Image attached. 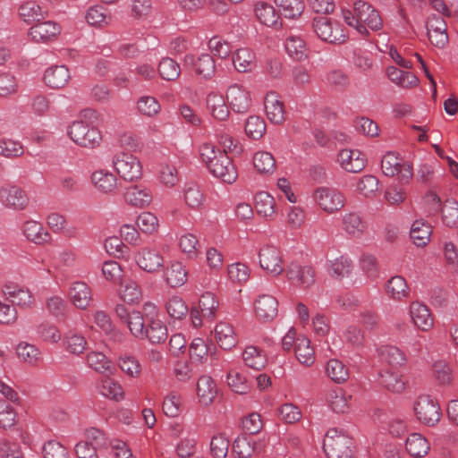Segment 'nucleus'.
<instances>
[{
  "label": "nucleus",
  "instance_id": "1",
  "mask_svg": "<svg viewBox=\"0 0 458 458\" xmlns=\"http://www.w3.org/2000/svg\"><path fill=\"white\" fill-rule=\"evenodd\" d=\"M199 155L209 172L226 183H233L238 177L237 170L232 159L215 146L205 142L199 147Z\"/></svg>",
  "mask_w": 458,
  "mask_h": 458
},
{
  "label": "nucleus",
  "instance_id": "2",
  "mask_svg": "<svg viewBox=\"0 0 458 458\" xmlns=\"http://www.w3.org/2000/svg\"><path fill=\"white\" fill-rule=\"evenodd\" d=\"M353 440L342 429L329 428L323 442L327 458H352Z\"/></svg>",
  "mask_w": 458,
  "mask_h": 458
},
{
  "label": "nucleus",
  "instance_id": "3",
  "mask_svg": "<svg viewBox=\"0 0 458 458\" xmlns=\"http://www.w3.org/2000/svg\"><path fill=\"white\" fill-rule=\"evenodd\" d=\"M312 29L322 41L334 45H341L347 41L348 34L342 25L327 16H317L312 21Z\"/></svg>",
  "mask_w": 458,
  "mask_h": 458
},
{
  "label": "nucleus",
  "instance_id": "4",
  "mask_svg": "<svg viewBox=\"0 0 458 458\" xmlns=\"http://www.w3.org/2000/svg\"><path fill=\"white\" fill-rule=\"evenodd\" d=\"M413 411L418 421L429 427L435 426L442 416L438 402L428 394L420 395L415 400Z\"/></svg>",
  "mask_w": 458,
  "mask_h": 458
},
{
  "label": "nucleus",
  "instance_id": "5",
  "mask_svg": "<svg viewBox=\"0 0 458 458\" xmlns=\"http://www.w3.org/2000/svg\"><path fill=\"white\" fill-rule=\"evenodd\" d=\"M113 165L119 176L129 182L141 178L142 165L138 157L125 151H118L113 157Z\"/></svg>",
  "mask_w": 458,
  "mask_h": 458
},
{
  "label": "nucleus",
  "instance_id": "6",
  "mask_svg": "<svg viewBox=\"0 0 458 458\" xmlns=\"http://www.w3.org/2000/svg\"><path fill=\"white\" fill-rule=\"evenodd\" d=\"M381 169L385 175L397 176L399 182L409 183L413 177V167L409 162H403L394 152H387L381 160Z\"/></svg>",
  "mask_w": 458,
  "mask_h": 458
},
{
  "label": "nucleus",
  "instance_id": "7",
  "mask_svg": "<svg viewBox=\"0 0 458 458\" xmlns=\"http://www.w3.org/2000/svg\"><path fill=\"white\" fill-rule=\"evenodd\" d=\"M70 138L76 144L83 148H93L99 145L101 141V133L94 126H89L83 121H75L69 127Z\"/></svg>",
  "mask_w": 458,
  "mask_h": 458
},
{
  "label": "nucleus",
  "instance_id": "8",
  "mask_svg": "<svg viewBox=\"0 0 458 458\" xmlns=\"http://www.w3.org/2000/svg\"><path fill=\"white\" fill-rule=\"evenodd\" d=\"M312 197L317 205L327 214L341 210L345 203L344 195L337 189L330 187L317 188Z\"/></svg>",
  "mask_w": 458,
  "mask_h": 458
},
{
  "label": "nucleus",
  "instance_id": "9",
  "mask_svg": "<svg viewBox=\"0 0 458 458\" xmlns=\"http://www.w3.org/2000/svg\"><path fill=\"white\" fill-rule=\"evenodd\" d=\"M259 264L262 270L272 276H278L284 271L281 250L274 245H263L258 253Z\"/></svg>",
  "mask_w": 458,
  "mask_h": 458
},
{
  "label": "nucleus",
  "instance_id": "10",
  "mask_svg": "<svg viewBox=\"0 0 458 458\" xmlns=\"http://www.w3.org/2000/svg\"><path fill=\"white\" fill-rule=\"evenodd\" d=\"M0 201L7 208L24 210L30 199L26 191L14 184H7L0 188Z\"/></svg>",
  "mask_w": 458,
  "mask_h": 458
},
{
  "label": "nucleus",
  "instance_id": "11",
  "mask_svg": "<svg viewBox=\"0 0 458 458\" xmlns=\"http://www.w3.org/2000/svg\"><path fill=\"white\" fill-rule=\"evenodd\" d=\"M354 13L360 24H363L371 30L377 31L383 28V20L379 12L367 2L357 0L354 2Z\"/></svg>",
  "mask_w": 458,
  "mask_h": 458
},
{
  "label": "nucleus",
  "instance_id": "12",
  "mask_svg": "<svg viewBox=\"0 0 458 458\" xmlns=\"http://www.w3.org/2000/svg\"><path fill=\"white\" fill-rule=\"evenodd\" d=\"M288 280L294 285L302 288H309L314 284L316 273L310 266H301L292 262L285 270Z\"/></svg>",
  "mask_w": 458,
  "mask_h": 458
},
{
  "label": "nucleus",
  "instance_id": "13",
  "mask_svg": "<svg viewBox=\"0 0 458 458\" xmlns=\"http://www.w3.org/2000/svg\"><path fill=\"white\" fill-rule=\"evenodd\" d=\"M183 61L184 66L193 69L203 79H211L216 73L215 60L209 54H202L198 58L189 54L184 56Z\"/></svg>",
  "mask_w": 458,
  "mask_h": 458
},
{
  "label": "nucleus",
  "instance_id": "14",
  "mask_svg": "<svg viewBox=\"0 0 458 458\" xmlns=\"http://www.w3.org/2000/svg\"><path fill=\"white\" fill-rule=\"evenodd\" d=\"M427 30L428 38L432 45L444 48L448 44L447 25L442 17L437 15L429 17Z\"/></svg>",
  "mask_w": 458,
  "mask_h": 458
},
{
  "label": "nucleus",
  "instance_id": "15",
  "mask_svg": "<svg viewBox=\"0 0 458 458\" xmlns=\"http://www.w3.org/2000/svg\"><path fill=\"white\" fill-rule=\"evenodd\" d=\"M254 310L259 321H272L278 313V301L273 295L261 294L254 302Z\"/></svg>",
  "mask_w": 458,
  "mask_h": 458
},
{
  "label": "nucleus",
  "instance_id": "16",
  "mask_svg": "<svg viewBox=\"0 0 458 458\" xmlns=\"http://www.w3.org/2000/svg\"><path fill=\"white\" fill-rule=\"evenodd\" d=\"M231 108L236 113H246L251 104L250 92L239 84L231 85L226 92Z\"/></svg>",
  "mask_w": 458,
  "mask_h": 458
},
{
  "label": "nucleus",
  "instance_id": "17",
  "mask_svg": "<svg viewBox=\"0 0 458 458\" xmlns=\"http://www.w3.org/2000/svg\"><path fill=\"white\" fill-rule=\"evenodd\" d=\"M338 161L343 169L349 173H360L366 166V156L358 149H342Z\"/></svg>",
  "mask_w": 458,
  "mask_h": 458
},
{
  "label": "nucleus",
  "instance_id": "18",
  "mask_svg": "<svg viewBox=\"0 0 458 458\" xmlns=\"http://www.w3.org/2000/svg\"><path fill=\"white\" fill-rule=\"evenodd\" d=\"M60 32L61 27L55 21H38L30 29L29 36L34 42L47 43L54 40Z\"/></svg>",
  "mask_w": 458,
  "mask_h": 458
},
{
  "label": "nucleus",
  "instance_id": "19",
  "mask_svg": "<svg viewBox=\"0 0 458 458\" xmlns=\"http://www.w3.org/2000/svg\"><path fill=\"white\" fill-rule=\"evenodd\" d=\"M342 229L350 237L360 238L368 230V224L358 212L345 213L342 216Z\"/></svg>",
  "mask_w": 458,
  "mask_h": 458
},
{
  "label": "nucleus",
  "instance_id": "20",
  "mask_svg": "<svg viewBox=\"0 0 458 458\" xmlns=\"http://www.w3.org/2000/svg\"><path fill=\"white\" fill-rule=\"evenodd\" d=\"M135 259L138 266L148 273L158 271L164 265V258L160 252L150 248L139 250Z\"/></svg>",
  "mask_w": 458,
  "mask_h": 458
},
{
  "label": "nucleus",
  "instance_id": "21",
  "mask_svg": "<svg viewBox=\"0 0 458 458\" xmlns=\"http://www.w3.org/2000/svg\"><path fill=\"white\" fill-rule=\"evenodd\" d=\"M254 14L257 20L265 26L275 30H279L282 27L279 14L274 6L267 2H258L254 5Z\"/></svg>",
  "mask_w": 458,
  "mask_h": 458
},
{
  "label": "nucleus",
  "instance_id": "22",
  "mask_svg": "<svg viewBox=\"0 0 458 458\" xmlns=\"http://www.w3.org/2000/svg\"><path fill=\"white\" fill-rule=\"evenodd\" d=\"M410 316L414 326L421 331H428L434 325V318L429 309L420 301L411 303Z\"/></svg>",
  "mask_w": 458,
  "mask_h": 458
},
{
  "label": "nucleus",
  "instance_id": "23",
  "mask_svg": "<svg viewBox=\"0 0 458 458\" xmlns=\"http://www.w3.org/2000/svg\"><path fill=\"white\" fill-rule=\"evenodd\" d=\"M123 198L130 206L142 208L151 203L153 196L148 188L141 185H132L125 190Z\"/></svg>",
  "mask_w": 458,
  "mask_h": 458
},
{
  "label": "nucleus",
  "instance_id": "24",
  "mask_svg": "<svg viewBox=\"0 0 458 458\" xmlns=\"http://www.w3.org/2000/svg\"><path fill=\"white\" fill-rule=\"evenodd\" d=\"M68 294L72 304L81 310H85L92 301L91 290L84 282L72 283Z\"/></svg>",
  "mask_w": 458,
  "mask_h": 458
},
{
  "label": "nucleus",
  "instance_id": "25",
  "mask_svg": "<svg viewBox=\"0 0 458 458\" xmlns=\"http://www.w3.org/2000/svg\"><path fill=\"white\" fill-rule=\"evenodd\" d=\"M265 109L270 122L279 124L284 121V106L276 92H269L265 98Z\"/></svg>",
  "mask_w": 458,
  "mask_h": 458
},
{
  "label": "nucleus",
  "instance_id": "26",
  "mask_svg": "<svg viewBox=\"0 0 458 458\" xmlns=\"http://www.w3.org/2000/svg\"><path fill=\"white\" fill-rule=\"evenodd\" d=\"M215 340L224 350L236 346L238 340L233 326L227 322H219L215 327Z\"/></svg>",
  "mask_w": 458,
  "mask_h": 458
},
{
  "label": "nucleus",
  "instance_id": "27",
  "mask_svg": "<svg viewBox=\"0 0 458 458\" xmlns=\"http://www.w3.org/2000/svg\"><path fill=\"white\" fill-rule=\"evenodd\" d=\"M164 279L171 287L183 285L188 279V273L182 262L172 261L164 271Z\"/></svg>",
  "mask_w": 458,
  "mask_h": 458
},
{
  "label": "nucleus",
  "instance_id": "28",
  "mask_svg": "<svg viewBox=\"0 0 458 458\" xmlns=\"http://www.w3.org/2000/svg\"><path fill=\"white\" fill-rule=\"evenodd\" d=\"M69 69L64 65H56L48 68L44 75L46 84L52 89H62L70 81Z\"/></svg>",
  "mask_w": 458,
  "mask_h": 458
},
{
  "label": "nucleus",
  "instance_id": "29",
  "mask_svg": "<svg viewBox=\"0 0 458 458\" xmlns=\"http://www.w3.org/2000/svg\"><path fill=\"white\" fill-rule=\"evenodd\" d=\"M379 384L382 387L394 394H401L406 387V381L399 372L384 370L380 373Z\"/></svg>",
  "mask_w": 458,
  "mask_h": 458
},
{
  "label": "nucleus",
  "instance_id": "30",
  "mask_svg": "<svg viewBox=\"0 0 458 458\" xmlns=\"http://www.w3.org/2000/svg\"><path fill=\"white\" fill-rule=\"evenodd\" d=\"M197 394L201 403L209 405L213 403L217 394V388L211 377L203 375L198 379Z\"/></svg>",
  "mask_w": 458,
  "mask_h": 458
},
{
  "label": "nucleus",
  "instance_id": "31",
  "mask_svg": "<svg viewBox=\"0 0 458 458\" xmlns=\"http://www.w3.org/2000/svg\"><path fill=\"white\" fill-rule=\"evenodd\" d=\"M22 231L26 238L36 244H44L51 240V235L37 221L30 220L25 222Z\"/></svg>",
  "mask_w": 458,
  "mask_h": 458
},
{
  "label": "nucleus",
  "instance_id": "32",
  "mask_svg": "<svg viewBox=\"0 0 458 458\" xmlns=\"http://www.w3.org/2000/svg\"><path fill=\"white\" fill-rule=\"evenodd\" d=\"M386 75L393 83L403 89L416 87L419 83V79L415 74L402 71L395 66L387 67Z\"/></svg>",
  "mask_w": 458,
  "mask_h": 458
},
{
  "label": "nucleus",
  "instance_id": "33",
  "mask_svg": "<svg viewBox=\"0 0 458 458\" xmlns=\"http://www.w3.org/2000/svg\"><path fill=\"white\" fill-rule=\"evenodd\" d=\"M93 184L104 193H111L117 187V178L107 170L95 171L91 175Z\"/></svg>",
  "mask_w": 458,
  "mask_h": 458
},
{
  "label": "nucleus",
  "instance_id": "34",
  "mask_svg": "<svg viewBox=\"0 0 458 458\" xmlns=\"http://www.w3.org/2000/svg\"><path fill=\"white\" fill-rule=\"evenodd\" d=\"M242 360L247 367L255 370L263 369L267 362L264 352L254 345H249L244 349Z\"/></svg>",
  "mask_w": 458,
  "mask_h": 458
},
{
  "label": "nucleus",
  "instance_id": "35",
  "mask_svg": "<svg viewBox=\"0 0 458 458\" xmlns=\"http://www.w3.org/2000/svg\"><path fill=\"white\" fill-rule=\"evenodd\" d=\"M207 107L211 115L219 121H225L229 116V110L221 94L211 92L207 97Z\"/></svg>",
  "mask_w": 458,
  "mask_h": 458
},
{
  "label": "nucleus",
  "instance_id": "36",
  "mask_svg": "<svg viewBox=\"0 0 458 458\" xmlns=\"http://www.w3.org/2000/svg\"><path fill=\"white\" fill-rule=\"evenodd\" d=\"M255 208L259 215L273 220L276 215L275 199L265 191H260L255 196Z\"/></svg>",
  "mask_w": 458,
  "mask_h": 458
},
{
  "label": "nucleus",
  "instance_id": "37",
  "mask_svg": "<svg viewBox=\"0 0 458 458\" xmlns=\"http://www.w3.org/2000/svg\"><path fill=\"white\" fill-rule=\"evenodd\" d=\"M406 450L410 455L420 458L429 451V443L426 437L419 433L411 434L405 443Z\"/></svg>",
  "mask_w": 458,
  "mask_h": 458
},
{
  "label": "nucleus",
  "instance_id": "38",
  "mask_svg": "<svg viewBox=\"0 0 458 458\" xmlns=\"http://www.w3.org/2000/svg\"><path fill=\"white\" fill-rule=\"evenodd\" d=\"M432 233L430 225L423 219L413 222L410 235L413 243L418 247H424L428 244Z\"/></svg>",
  "mask_w": 458,
  "mask_h": 458
},
{
  "label": "nucleus",
  "instance_id": "39",
  "mask_svg": "<svg viewBox=\"0 0 458 458\" xmlns=\"http://www.w3.org/2000/svg\"><path fill=\"white\" fill-rule=\"evenodd\" d=\"M294 352L300 363L310 366L315 361L314 349L310 346V341L305 336L297 337Z\"/></svg>",
  "mask_w": 458,
  "mask_h": 458
},
{
  "label": "nucleus",
  "instance_id": "40",
  "mask_svg": "<svg viewBox=\"0 0 458 458\" xmlns=\"http://www.w3.org/2000/svg\"><path fill=\"white\" fill-rule=\"evenodd\" d=\"M233 63L239 72H250L255 67V55L247 47L239 48L233 54Z\"/></svg>",
  "mask_w": 458,
  "mask_h": 458
},
{
  "label": "nucleus",
  "instance_id": "41",
  "mask_svg": "<svg viewBox=\"0 0 458 458\" xmlns=\"http://www.w3.org/2000/svg\"><path fill=\"white\" fill-rule=\"evenodd\" d=\"M218 301L214 293L207 292L200 296L199 301V309L200 310L205 320H214L218 310Z\"/></svg>",
  "mask_w": 458,
  "mask_h": 458
},
{
  "label": "nucleus",
  "instance_id": "42",
  "mask_svg": "<svg viewBox=\"0 0 458 458\" xmlns=\"http://www.w3.org/2000/svg\"><path fill=\"white\" fill-rule=\"evenodd\" d=\"M282 15L287 19L299 18L305 9L302 0H275Z\"/></svg>",
  "mask_w": 458,
  "mask_h": 458
},
{
  "label": "nucleus",
  "instance_id": "43",
  "mask_svg": "<svg viewBox=\"0 0 458 458\" xmlns=\"http://www.w3.org/2000/svg\"><path fill=\"white\" fill-rule=\"evenodd\" d=\"M386 293L391 298L401 301L409 296V287L403 276H395L390 278L386 284Z\"/></svg>",
  "mask_w": 458,
  "mask_h": 458
},
{
  "label": "nucleus",
  "instance_id": "44",
  "mask_svg": "<svg viewBox=\"0 0 458 458\" xmlns=\"http://www.w3.org/2000/svg\"><path fill=\"white\" fill-rule=\"evenodd\" d=\"M146 334L145 339H148L152 344H162L167 338V328L161 320H151L144 332Z\"/></svg>",
  "mask_w": 458,
  "mask_h": 458
},
{
  "label": "nucleus",
  "instance_id": "45",
  "mask_svg": "<svg viewBox=\"0 0 458 458\" xmlns=\"http://www.w3.org/2000/svg\"><path fill=\"white\" fill-rule=\"evenodd\" d=\"M227 385L235 393L246 394L250 390V383L247 377L236 369H230L227 373Z\"/></svg>",
  "mask_w": 458,
  "mask_h": 458
},
{
  "label": "nucleus",
  "instance_id": "46",
  "mask_svg": "<svg viewBox=\"0 0 458 458\" xmlns=\"http://www.w3.org/2000/svg\"><path fill=\"white\" fill-rule=\"evenodd\" d=\"M326 370L327 376L335 383L342 384L349 378L348 368L339 360H329Z\"/></svg>",
  "mask_w": 458,
  "mask_h": 458
},
{
  "label": "nucleus",
  "instance_id": "47",
  "mask_svg": "<svg viewBox=\"0 0 458 458\" xmlns=\"http://www.w3.org/2000/svg\"><path fill=\"white\" fill-rule=\"evenodd\" d=\"M35 331L37 336L46 343L56 344L62 337L61 332L57 327L47 321L37 325Z\"/></svg>",
  "mask_w": 458,
  "mask_h": 458
},
{
  "label": "nucleus",
  "instance_id": "48",
  "mask_svg": "<svg viewBox=\"0 0 458 458\" xmlns=\"http://www.w3.org/2000/svg\"><path fill=\"white\" fill-rule=\"evenodd\" d=\"M99 393L109 399L120 401L123 398V387L110 377L103 378L98 383Z\"/></svg>",
  "mask_w": 458,
  "mask_h": 458
},
{
  "label": "nucleus",
  "instance_id": "49",
  "mask_svg": "<svg viewBox=\"0 0 458 458\" xmlns=\"http://www.w3.org/2000/svg\"><path fill=\"white\" fill-rule=\"evenodd\" d=\"M285 50L296 61L305 60L308 56L304 40L297 36H291L286 38Z\"/></svg>",
  "mask_w": 458,
  "mask_h": 458
},
{
  "label": "nucleus",
  "instance_id": "50",
  "mask_svg": "<svg viewBox=\"0 0 458 458\" xmlns=\"http://www.w3.org/2000/svg\"><path fill=\"white\" fill-rule=\"evenodd\" d=\"M353 268L352 260L346 256H340L330 261L329 274L335 278L348 276Z\"/></svg>",
  "mask_w": 458,
  "mask_h": 458
},
{
  "label": "nucleus",
  "instance_id": "51",
  "mask_svg": "<svg viewBox=\"0 0 458 458\" xmlns=\"http://www.w3.org/2000/svg\"><path fill=\"white\" fill-rule=\"evenodd\" d=\"M138 228L144 233L153 234L158 231L159 221L157 216L151 212H141L136 220Z\"/></svg>",
  "mask_w": 458,
  "mask_h": 458
},
{
  "label": "nucleus",
  "instance_id": "52",
  "mask_svg": "<svg viewBox=\"0 0 458 458\" xmlns=\"http://www.w3.org/2000/svg\"><path fill=\"white\" fill-rule=\"evenodd\" d=\"M93 318L96 326L106 335L114 338L121 337L120 332L115 329L110 317L105 311H96L93 315Z\"/></svg>",
  "mask_w": 458,
  "mask_h": 458
},
{
  "label": "nucleus",
  "instance_id": "53",
  "mask_svg": "<svg viewBox=\"0 0 458 458\" xmlns=\"http://www.w3.org/2000/svg\"><path fill=\"white\" fill-rule=\"evenodd\" d=\"M244 130L250 139L259 140L266 132V123L260 116L251 115L247 119Z\"/></svg>",
  "mask_w": 458,
  "mask_h": 458
},
{
  "label": "nucleus",
  "instance_id": "54",
  "mask_svg": "<svg viewBox=\"0 0 458 458\" xmlns=\"http://www.w3.org/2000/svg\"><path fill=\"white\" fill-rule=\"evenodd\" d=\"M19 14L25 22L39 21L43 18L40 5L34 1H27L19 8Z\"/></svg>",
  "mask_w": 458,
  "mask_h": 458
},
{
  "label": "nucleus",
  "instance_id": "55",
  "mask_svg": "<svg viewBox=\"0 0 458 458\" xmlns=\"http://www.w3.org/2000/svg\"><path fill=\"white\" fill-rule=\"evenodd\" d=\"M182 406V395L173 391L165 397L162 407L166 416L175 418L181 413Z\"/></svg>",
  "mask_w": 458,
  "mask_h": 458
},
{
  "label": "nucleus",
  "instance_id": "56",
  "mask_svg": "<svg viewBox=\"0 0 458 458\" xmlns=\"http://www.w3.org/2000/svg\"><path fill=\"white\" fill-rule=\"evenodd\" d=\"M158 179L165 187L173 188L179 182L180 176L177 168L174 165L163 164L158 171Z\"/></svg>",
  "mask_w": 458,
  "mask_h": 458
},
{
  "label": "nucleus",
  "instance_id": "57",
  "mask_svg": "<svg viewBox=\"0 0 458 458\" xmlns=\"http://www.w3.org/2000/svg\"><path fill=\"white\" fill-rule=\"evenodd\" d=\"M127 325L130 332L132 335L139 339H145L146 334H144L146 330V326L144 322L143 316L139 310H131V317L124 322Z\"/></svg>",
  "mask_w": 458,
  "mask_h": 458
},
{
  "label": "nucleus",
  "instance_id": "58",
  "mask_svg": "<svg viewBox=\"0 0 458 458\" xmlns=\"http://www.w3.org/2000/svg\"><path fill=\"white\" fill-rule=\"evenodd\" d=\"M255 442L251 437L242 436L233 443V453L237 458H250L254 452Z\"/></svg>",
  "mask_w": 458,
  "mask_h": 458
},
{
  "label": "nucleus",
  "instance_id": "59",
  "mask_svg": "<svg viewBox=\"0 0 458 458\" xmlns=\"http://www.w3.org/2000/svg\"><path fill=\"white\" fill-rule=\"evenodd\" d=\"M158 72L165 81H175L181 74L180 65L172 58H163L158 64Z\"/></svg>",
  "mask_w": 458,
  "mask_h": 458
},
{
  "label": "nucleus",
  "instance_id": "60",
  "mask_svg": "<svg viewBox=\"0 0 458 458\" xmlns=\"http://www.w3.org/2000/svg\"><path fill=\"white\" fill-rule=\"evenodd\" d=\"M17 355L25 363L36 365L41 359L40 351L33 344L28 343L19 344Z\"/></svg>",
  "mask_w": 458,
  "mask_h": 458
},
{
  "label": "nucleus",
  "instance_id": "61",
  "mask_svg": "<svg viewBox=\"0 0 458 458\" xmlns=\"http://www.w3.org/2000/svg\"><path fill=\"white\" fill-rule=\"evenodd\" d=\"M165 309L168 315L174 319H182L189 312V308L185 301L176 295L168 299L165 303Z\"/></svg>",
  "mask_w": 458,
  "mask_h": 458
},
{
  "label": "nucleus",
  "instance_id": "62",
  "mask_svg": "<svg viewBox=\"0 0 458 458\" xmlns=\"http://www.w3.org/2000/svg\"><path fill=\"white\" fill-rule=\"evenodd\" d=\"M120 369L130 377H139L141 373V366L138 359L132 355H121L118 359Z\"/></svg>",
  "mask_w": 458,
  "mask_h": 458
},
{
  "label": "nucleus",
  "instance_id": "63",
  "mask_svg": "<svg viewBox=\"0 0 458 458\" xmlns=\"http://www.w3.org/2000/svg\"><path fill=\"white\" fill-rule=\"evenodd\" d=\"M253 165L259 173L263 174L272 173L276 168L274 157L266 151H259L254 155Z\"/></svg>",
  "mask_w": 458,
  "mask_h": 458
},
{
  "label": "nucleus",
  "instance_id": "64",
  "mask_svg": "<svg viewBox=\"0 0 458 458\" xmlns=\"http://www.w3.org/2000/svg\"><path fill=\"white\" fill-rule=\"evenodd\" d=\"M121 298L127 303H138L142 297L140 285L132 280H128L120 289Z\"/></svg>",
  "mask_w": 458,
  "mask_h": 458
}]
</instances>
